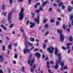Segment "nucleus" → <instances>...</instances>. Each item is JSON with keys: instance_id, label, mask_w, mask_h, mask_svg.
Instances as JSON below:
<instances>
[{"instance_id": "obj_1", "label": "nucleus", "mask_w": 73, "mask_h": 73, "mask_svg": "<svg viewBox=\"0 0 73 73\" xmlns=\"http://www.w3.org/2000/svg\"><path fill=\"white\" fill-rule=\"evenodd\" d=\"M54 49L55 50L54 53L56 56H57L58 57V60L56 62V66L54 67V68H55V69H57L59 67L58 64H60V62H61L60 60H61L62 57L61 56V54H57V52H58V48H54Z\"/></svg>"}, {"instance_id": "obj_2", "label": "nucleus", "mask_w": 73, "mask_h": 73, "mask_svg": "<svg viewBox=\"0 0 73 73\" xmlns=\"http://www.w3.org/2000/svg\"><path fill=\"white\" fill-rule=\"evenodd\" d=\"M58 33H60V38L61 40L62 41V42H64V35L62 34V31L61 30H60L59 29H57Z\"/></svg>"}, {"instance_id": "obj_3", "label": "nucleus", "mask_w": 73, "mask_h": 73, "mask_svg": "<svg viewBox=\"0 0 73 73\" xmlns=\"http://www.w3.org/2000/svg\"><path fill=\"white\" fill-rule=\"evenodd\" d=\"M24 8H22L21 9V12L19 13V20L21 21L23 20L24 18Z\"/></svg>"}, {"instance_id": "obj_4", "label": "nucleus", "mask_w": 73, "mask_h": 73, "mask_svg": "<svg viewBox=\"0 0 73 73\" xmlns=\"http://www.w3.org/2000/svg\"><path fill=\"white\" fill-rule=\"evenodd\" d=\"M73 43H68L66 44V48L64 47V46H62V49L63 50H66V49H69L70 48V46L71 45H72Z\"/></svg>"}, {"instance_id": "obj_5", "label": "nucleus", "mask_w": 73, "mask_h": 73, "mask_svg": "<svg viewBox=\"0 0 73 73\" xmlns=\"http://www.w3.org/2000/svg\"><path fill=\"white\" fill-rule=\"evenodd\" d=\"M31 59H29L28 60V64L30 65V66L31 67H32L33 66V64L35 62V60L33 59V60H32L31 61Z\"/></svg>"}, {"instance_id": "obj_6", "label": "nucleus", "mask_w": 73, "mask_h": 73, "mask_svg": "<svg viewBox=\"0 0 73 73\" xmlns=\"http://www.w3.org/2000/svg\"><path fill=\"white\" fill-rule=\"evenodd\" d=\"M12 12H11L8 14V20L9 21V23L11 24L12 21H11V18H12Z\"/></svg>"}, {"instance_id": "obj_7", "label": "nucleus", "mask_w": 73, "mask_h": 73, "mask_svg": "<svg viewBox=\"0 0 73 73\" xmlns=\"http://www.w3.org/2000/svg\"><path fill=\"white\" fill-rule=\"evenodd\" d=\"M47 50L50 54H52L54 51V48L52 47H50L47 49Z\"/></svg>"}, {"instance_id": "obj_8", "label": "nucleus", "mask_w": 73, "mask_h": 73, "mask_svg": "<svg viewBox=\"0 0 73 73\" xmlns=\"http://www.w3.org/2000/svg\"><path fill=\"white\" fill-rule=\"evenodd\" d=\"M48 1H46L44 2H43L42 4V5H40V7L41 9V10H42L43 9V8H44V6L46 4V3H47Z\"/></svg>"}, {"instance_id": "obj_9", "label": "nucleus", "mask_w": 73, "mask_h": 73, "mask_svg": "<svg viewBox=\"0 0 73 73\" xmlns=\"http://www.w3.org/2000/svg\"><path fill=\"white\" fill-rule=\"evenodd\" d=\"M40 18H39V16H37V19H34V20L36 21V23H37L38 24H39V23H40Z\"/></svg>"}, {"instance_id": "obj_10", "label": "nucleus", "mask_w": 73, "mask_h": 73, "mask_svg": "<svg viewBox=\"0 0 73 73\" xmlns=\"http://www.w3.org/2000/svg\"><path fill=\"white\" fill-rule=\"evenodd\" d=\"M23 51L25 54H27V52L28 53H30V50H29L28 49L25 48L24 49Z\"/></svg>"}, {"instance_id": "obj_11", "label": "nucleus", "mask_w": 73, "mask_h": 73, "mask_svg": "<svg viewBox=\"0 0 73 73\" xmlns=\"http://www.w3.org/2000/svg\"><path fill=\"white\" fill-rule=\"evenodd\" d=\"M35 56L36 57H37V58H40V57L41 56V55L38 52H37L35 54Z\"/></svg>"}, {"instance_id": "obj_12", "label": "nucleus", "mask_w": 73, "mask_h": 73, "mask_svg": "<svg viewBox=\"0 0 73 73\" xmlns=\"http://www.w3.org/2000/svg\"><path fill=\"white\" fill-rule=\"evenodd\" d=\"M29 24H31L30 26V28H33V27H34V26H35V25L36 24V23H33L32 22H31Z\"/></svg>"}, {"instance_id": "obj_13", "label": "nucleus", "mask_w": 73, "mask_h": 73, "mask_svg": "<svg viewBox=\"0 0 73 73\" xmlns=\"http://www.w3.org/2000/svg\"><path fill=\"white\" fill-rule=\"evenodd\" d=\"M41 7H40V9L38 10H36L35 11L37 13H39L40 12V11H43V9H42V10H41Z\"/></svg>"}, {"instance_id": "obj_14", "label": "nucleus", "mask_w": 73, "mask_h": 73, "mask_svg": "<svg viewBox=\"0 0 73 73\" xmlns=\"http://www.w3.org/2000/svg\"><path fill=\"white\" fill-rule=\"evenodd\" d=\"M68 12H71L72 10V7L70 6H69L68 8Z\"/></svg>"}, {"instance_id": "obj_15", "label": "nucleus", "mask_w": 73, "mask_h": 73, "mask_svg": "<svg viewBox=\"0 0 73 73\" xmlns=\"http://www.w3.org/2000/svg\"><path fill=\"white\" fill-rule=\"evenodd\" d=\"M3 56L2 55L0 56V62H3Z\"/></svg>"}, {"instance_id": "obj_16", "label": "nucleus", "mask_w": 73, "mask_h": 73, "mask_svg": "<svg viewBox=\"0 0 73 73\" xmlns=\"http://www.w3.org/2000/svg\"><path fill=\"white\" fill-rule=\"evenodd\" d=\"M26 48H28L29 46V42H26Z\"/></svg>"}, {"instance_id": "obj_17", "label": "nucleus", "mask_w": 73, "mask_h": 73, "mask_svg": "<svg viewBox=\"0 0 73 73\" xmlns=\"http://www.w3.org/2000/svg\"><path fill=\"white\" fill-rule=\"evenodd\" d=\"M1 28H3V29H5V30H7V27H4L3 25H1Z\"/></svg>"}, {"instance_id": "obj_18", "label": "nucleus", "mask_w": 73, "mask_h": 73, "mask_svg": "<svg viewBox=\"0 0 73 73\" xmlns=\"http://www.w3.org/2000/svg\"><path fill=\"white\" fill-rule=\"evenodd\" d=\"M25 67L24 66H22L21 68V70L22 72H24L25 71Z\"/></svg>"}, {"instance_id": "obj_19", "label": "nucleus", "mask_w": 73, "mask_h": 73, "mask_svg": "<svg viewBox=\"0 0 73 73\" xmlns=\"http://www.w3.org/2000/svg\"><path fill=\"white\" fill-rule=\"evenodd\" d=\"M69 40L70 41V42H72V41H73V38L72 37L70 36L69 38Z\"/></svg>"}, {"instance_id": "obj_20", "label": "nucleus", "mask_w": 73, "mask_h": 73, "mask_svg": "<svg viewBox=\"0 0 73 73\" xmlns=\"http://www.w3.org/2000/svg\"><path fill=\"white\" fill-rule=\"evenodd\" d=\"M11 48H12V45L10 44L8 46V48L9 49H11Z\"/></svg>"}, {"instance_id": "obj_21", "label": "nucleus", "mask_w": 73, "mask_h": 73, "mask_svg": "<svg viewBox=\"0 0 73 73\" xmlns=\"http://www.w3.org/2000/svg\"><path fill=\"white\" fill-rule=\"evenodd\" d=\"M48 27H49V25L48 24H46L45 25H44V28H48Z\"/></svg>"}, {"instance_id": "obj_22", "label": "nucleus", "mask_w": 73, "mask_h": 73, "mask_svg": "<svg viewBox=\"0 0 73 73\" xmlns=\"http://www.w3.org/2000/svg\"><path fill=\"white\" fill-rule=\"evenodd\" d=\"M5 45L2 46V50L3 51H4L5 50Z\"/></svg>"}, {"instance_id": "obj_23", "label": "nucleus", "mask_w": 73, "mask_h": 73, "mask_svg": "<svg viewBox=\"0 0 73 73\" xmlns=\"http://www.w3.org/2000/svg\"><path fill=\"white\" fill-rule=\"evenodd\" d=\"M56 25H58L60 24V21H57L56 22Z\"/></svg>"}, {"instance_id": "obj_24", "label": "nucleus", "mask_w": 73, "mask_h": 73, "mask_svg": "<svg viewBox=\"0 0 73 73\" xmlns=\"http://www.w3.org/2000/svg\"><path fill=\"white\" fill-rule=\"evenodd\" d=\"M48 21V19H44L43 21V23H46V21Z\"/></svg>"}, {"instance_id": "obj_25", "label": "nucleus", "mask_w": 73, "mask_h": 73, "mask_svg": "<svg viewBox=\"0 0 73 73\" xmlns=\"http://www.w3.org/2000/svg\"><path fill=\"white\" fill-rule=\"evenodd\" d=\"M30 40L31 41H35V38H30Z\"/></svg>"}, {"instance_id": "obj_26", "label": "nucleus", "mask_w": 73, "mask_h": 73, "mask_svg": "<svg viewBox=\"0 0 73 73\" xmlns=\"http://www.w3.org/2000/svg\"><path fill=\"white\" fill-rule=\"evenodd\" d=\"M60 65H61V66H64V62H62L60 64Z\"/></svg>"}, {"instance_id": "obj_27", "label": "nucleus", "mask_w": 73, "mask_h": 73, "mask_svg": "<svg viewBox=\"0 0 73 73\" xmlns=\"http://www.w3.org/2000/svg\"><path fill=\"white\" fill-rule=\"evenodd\" d=\"M5 5H3L2 7L1 8H2V9H3V10H4V9H5Z\"/></svg>"}, {"instance_id": "obj_28", "label": "nucleus", "mask_w": 73, "mask_h": 73, "mask_svg": "<svg viewBox=\"0 0 73 73\" xmlns=\"http://www.w3.org/2000/svg\"><path fill=\"white\" fill-rule=\"evenodd\" d=\"M46 48V44H45L44 43L43 44V49H45Z\"/></svg>"}, {"instance_id": "obj_29", "label": "nucleus", "mask_w": 73, "mask_h": 73, "mask_svg": "<svg viewBox=\"0 0 73 73\" xmlns=\"http://www.w3.org/2000/svg\"><path fill=\"white\" fill-rule=\"evenodd\" d=\"M73 15H71V16L70 17V20H72L73 19Z\"/></svg>"}, {"instance_id": "obj_30", "label": "nucleus", "mask_w": 73, "mask_h": 73, "mask_svg": "<svg viewBox=\"0 0 73 73\" xmlns=\"http://www.w3.org/2000/svg\"><path fill=\"white\" fill-rule=\"evenodd\" d=\"M65 25L64 24L63 25V28L64 29V30H65L66 29V28H65Z\"/></svg>"}, {"instance_id": "obj_31", "label": "nucleus", "mask_w": 73, "mask_h": 73, "mask_svg": "<svg viewBox=\"0 0 73 73\" xmlns=\"http://www.w3.org/2000/svg\"><path fill=\"white\" fill-rule=\"evenodd\" d=\"M14 57L15 58H17V54H15Z\"/></svg>"}, {"instance_id": "obj_32", "label": "nucleus", "mask_w": 73, "mask_h": 73, "mask_svg": "<svg viewBox=\"0 0 73 73\" xmlns=\"http://www.w3.org/2000/svg\"><path fill=\"white\" fill-rule=\"evenodd\" d=\"M20 31L21 32H24V30H23V29L22 27H21L20 29Z\"/></svg>"}, {"instance_id": "obj_33", "label": "nucleus", "mask_w": 73, "mask_h": 73, "mask_svg": "<svg viewBox=\"0 0 73 73\" xmlns=\"http://www.w3.org/2000/svg\"><path fill=\"white\" fill-rule=\"evenodd\" d=\"M65 6L64 5H63L62 6V9H65Z\"/></svg>"}, {"instance_id": "obj_34", "label": "nucleus", "mask_w": 73, "mask_h": 73, "mask_svg": "<svg viewBox=\"0 0 73 73\" xmlns=\"http://www.w3.org/2000/svg\"><path fill=\"white\" fill-rule=\"evenodd\" d=\"M62 4H63V3L61 2V3H60L58 5V7H60V6H61V5H62Z\"/></svg>"}, {"instance_id": "obj_35", "label": "nucleus", "mask_w": 73, "mask_h": 73, "mask_svg": "<svg viewBox=\"0 0 73 73\" xmlns=\"http://www.w3.org/2000/svg\"><path fill=\"white\" fill-rule=\"evenodd\" d=\"M53 5L54 7H57V4L55 3H53Z\"/></svg>"}, {"instance_id": "obj_36", "label": "nucleus", "mask_w": 73, "mask_h": 73, "mask_svg": "<svg viewBox=\"0 0 73 73\" xmlns=\"http://www.w3.org/2000/svg\"><path fill=\"white\" fill-rule=\"evenodd\" d=\"M14 24H12V25H11L9 26V27L10 28H12V27H13Z\"/></svg>"}, {"instance_id": "obj_37", "label": "nucleus", "mask_w": 73, "mask_h": 73, "mask_svg": "<svg viewBox=\"0 0 73 73\" xmlns=\"http://www.w3.org/2000/svg\"><path fill=\"white\" fill-rule=\"evenodd\" d=\"M48 59H49V57H48V56H47L44 59V60L46 61V60H48Z\"/></svg>"}, {"instance_id": "obj_38", "label": "nucleus", "mask_w": 73, "mask_h": 73, "mask_svg": "<svg viewBox=\"0 0 73 73\" xmlns=\"http://www.w3.org/2000/svg\"><path fill=\"white\" fill-rule=\"evenodd\" d=\"M49 34V31H47L46 32V33L44 35V36H46V35H48Z\"/></svg>"}, {"instance_id": "obj_39", "label": "nucleus", "mask_w": 73, "mask_h": 73, "mask_svg": "<svg viewBox=\"0 0 73 73\" xmlns=\"http://www.w3.org/2000/svg\"><path fill=\"white\" fill-rule=\"evenodd\" d=\"M9 3L10 4H12L13 3V1L12 0H9Z\"/></svg>"}, {"instance_id": "obj_40", "label": "nucleus", "mask_w": 73, "mask_h": 73, "mask_svg": "<svg viewBox=\"0 0 73 73\" xmlns=\"http://www.w3.org/2000/svg\"><path fill=\"white\" fill-rule=\"evenodd\" d=\"M29 2V4H31V0H28Z\"/></svg>"}, {"instance_id": "obj_41", "label": "nucleus", "mask_w": 73, "mask_h": 73, "mask_svg": "<svg viewBox=\"0 0 73 73\" xmlns=\"http://www.w3.org/2000/svg\"><path fill=\"white\" fill-rule=\"evenodd\" d=\"M48 71L49 73H53V72H52V71H51V70L50 69L48 70Z\"/></svg>"}, {"instance_id": "obj_42", "label": "nucleus", "mask_w": 73, "mask_h": 73, "mask_svg": "<svg viewBox=\"0 0 73 73\" xmlns=\"http://www.w3.org/2000/svg\"><path fill=\"white\" fill-rule=\"evenodd\" d=\"M36 67V65L35 64H34V66L33 67V69H35V68Z\"/></svg>"}, {"instance_id": "obj_43", "label": "nucleus", "mask_w": 73, "mask_h": 73, "mask_svg": "<svg viewBox=\"0 0 73 73\" xmlns=\"http://www.w3.org/2000/svg\"><path fill=\"white\" fill-rule=\"evenodd\" d=\"M39 52H40V53H42L43 50L42 49H40L39 50Z\"/></svg>"}, {"instance_id": "obj_44", "label": "nucleus", "mask_w": 73, "mask_h": 73, "mask_svg": "<svg viewBox=\"0 0 73 73\" xmlns=\"http://www.w3.org/2000/svg\"><path fill=\"white\" fill-rule=\"evenodd\" d=\"M57 19L58 20H59L60 21H61V19L60 18H59V17L57 18Z\"/></svg>"}, {"instance_id": "obj_45", "label": "nucleus", "mask_w": 73, "mask_h": 73, "mask_svg": "<svg viewBox=\"0 0 73 73\" xmlns=\"http://www.w3.org/2000/svg\"><path fill=\"white\" fill-rule=\"evenodd\" d=\"M30 71L31 72H33L34 71L33 69L32 68H31Z\"/></svg>"}, {"instance_id": "obj_46", "label": "nucleus", "mask_w": 73, "mask_h": 73, "mask_svg": "<svg viewBox=\"0 0 73 73\" xmlns=\"http://www.w3.org/2000/svg\"><path fill=\"white\" fill-rule=\"evenodd\" d=\"M33 55V54H32V53H31L30 54V55L29 56V58L31 57L32 56V55Z\"/></svg>"}, {"instance_id": "obj_47", "label": "nucleus", "mask_w": 73, "mask_h": 73, "mask_svg": "<svg viewBox=\"0 0 73 73\" xmlns=\"http://www.w3.org/2000/svg\"><path fill=\"white\" fill-rule=\"evenodd\" d=\"M50 62L51 64H53L54 63V62H53V61H50Z\"/></svg>"}, {"instance_id": "obj_48", "label": "nucleus", "mask_w": 73, "mask_h": 73, "mask_svg": "<svg viewBox=\"0 0 73 73\" xmlns=\"http://www.w3.org/2000/svg\"><path fill=\"white\" fill-rule=\"evenodd\" d=\"M52 8H49V11H52Z\"/></svg>"}, {"instance_id": "obj_49", "label": "nucleus", "mask_w": 73, "mask_h": 73, "mask_svg": "<svg viewBox=\"0 0 73 73\" xmlns=\"http://www.w3.org/2000/svg\"><path fill=\"white\" fill-rule=\"evenodd\" d=\"M17 1H19V2L22 3L23 2V0H17Z\"/></svg>"}, {"instance_id": "obj_50", "label": "nucleus", "mask_w": 73, "mask_h": 73, "mask_svg": "<svg viewBox=\"0 0 73 73\" xmlns=\"http://www.w3.org/2000/svg\"><path fill=\"white\" fill-rule=\"evenodd\" d=\"M38 50V48H36L34 50V52H36V51H37V50Z\"/></svg>"}, {"instance_id": "obj_51", "label": "nucleus", "mask_w": 73, "mask_h": 73, "mask_svg": "<svg viewBox=\"0 0 73 73\" xmlns=\"http://www.w3.org/2000/svg\"><path fill=\"white\" fill-rule=\"evenodd\" d=\"M13 45L14 46H17V44L15 43V44H13Z\"/></svg>"}, {"instance_id": "obj_52", "label": "nucleus", "mask_w": 73, "mask_h": 73, "mask_svg": "<svg viewBox=\"0 0 73 73\" xmlns=\"http://www.w3.org/2000/svg\"><path fill=\"white\" fill-rule=\"evenodd\" d=\"M46 64H47V65H49L50 63H49V62H48L46 63Z\"/></svg>"}, {"instance_id": "obj_53", "label": "nucleus", "mask_w": 73, "mask_h": 73, "mask_svg": "<svg viewBox=\"0 0 73 73\" xmlns=\"http://www.w3.org/2000/svg\"><path fill=\"white\" fill-rule=\"evenodd\" d=\"M0 73H3V70L2 69H1L0 70Z\"/></svg>"}, {"instance_id": "obj_54", "label": "nucleus", "mask_w": 73, "mask_h": 73, "mask_svg": "<svg viewBox=\"0 0 73 73\" xmlns=\"http://www.w3.org/2000/svg\"><path fill=\"white\" fill-rule=\"evenodd\" d=\"M6 39H7L8 41H9L10 40V38H9L8 37H6Z\"/></svg>"}, {"instance_id": "obj_55", "label": "nucleus", "mask_w": 73, "mask_h": 73, "mask_svg": "<svg viewBox=\"0 0 73 73\" xmlns=\"http://www.w3.org/2000/svg\"><path fill=\"white\" fill-rule=\"evenodd\" d=\"M64 69H68V68L67 67V66H65L64 67Z\"/></svg>"}, {"instance_id": "obj_56", "label": "nucleus", "mask_w": 73, "mask_h": 73, "mask_svg": "<svg viewBox=\"0 0 73 73\" xmlns=\"http://www.w3.org/2000/svg\"><path fill=\"white\" fill-rule=\"evenodd\" d=\"M13 64H16V62L15 60H14L13 61Z\"/></svg>"}, {"instance_id": "obj_57", "label": "nucleus", "mask_w": 73, "mask_h": 73, "mask_svg": "<svg viewBox=\"0 0 73 73\" xmlns=\"http://www.w3.org/2000/svg\"><path fill=\"white\" fill-rule=\"evenodd\" d=\"M71 49H69L68 52V54H69V53H70V50Z\"/></svg>"}, {"instance_id": "obj_58", "label": "nucleus", "mask_w": 73, "mask_h": 73, "mask_svg": "<svg viewBox=\"0 0 73 73\" xmlns=\"http://www.w3.org/2000/svg\"><path fill=\"white\" fill-rule=\"evenodd\" d=\"M70 30V29H67V31L68 32H69Z\"/></svg>"}, {"instance_id": "obj_59", "label": "nucleus", "mask_w": 73, "mask_h": 73, "mask_svg": "<svg viewBox=\"0 0 73 73\" xmlns=\"http://www.w3.org/2000/svg\"><path fill=\"white\" fill-rule=\"evenodd\" d=\"M55 2H57L58 3H59L60 2V0H57V1H55Z\"/></svg>"}, {"instance_id": "obj_60", "label": "nucleus", "mask_w": 73, "mask_h": 73, "mask_svg": "<svg viewBox=\"0 0 73 73\" xmlns=\"http://www.w3.org/2000/svg\"><path fill=\"white\" fill-rule=\"evenodd\" d=\"M36 5H40V3L39 2L37 3Z\"/></svg>"}, {"instance_id": "obj_61", "label": "nucleus", "mask_w": 73, "mask_h": 73, "mask_svg": "<svg viewBox=\"0 0 73 73\" xmlns=\"http://www.w3.org/2000/svg\"><path fill=\"white\" fill-rule=\"evenodd\" d=\"M50 21L52 23H53V22H54V20H53L52 19H51L50 20Z\"/></svg>"}, {"instance_id": "obj_62", "label": "nucleus", "mask_w": 73, "mask_h": 73, "mask_svg": "<svg viewBox=\"0 0 73 73\" xmlns=\"http://www.w3.org/2000/svg\"><path fill=\"white\" fill-rule=\"evenodd\" d=\"M63 67L62 66V67H61V68L60 69L62 71V70H63Z\"/></svg>"}, {"instance_id": "obj_63", "label": "nucleus", "mask_w": 73, "mask_h": 73, "mask_svg": "<svg viewBox=\"0 0 73 73\" xmlns=\"http://www.w3.org/2000/svg\"><path fill=\"white\" fill-rule=\"evenodd\" d=\"M8 73H10L11 72V70H8Z\"/></svg>"}, {"instance_id": "obj_64", "label": "nucleus", "mask_w": 73, "mask_h": 73, "mask_svg": "<svg viewBox=\"0 0 73 73\" xmlns=\"http://www.w3.org/2000/svg\"><path fill=\"white\" fill-rule=\"evenodd\" d=\"M71 24L72 25H73V19L72 21Z\"/></svg>"}]
</instances>
